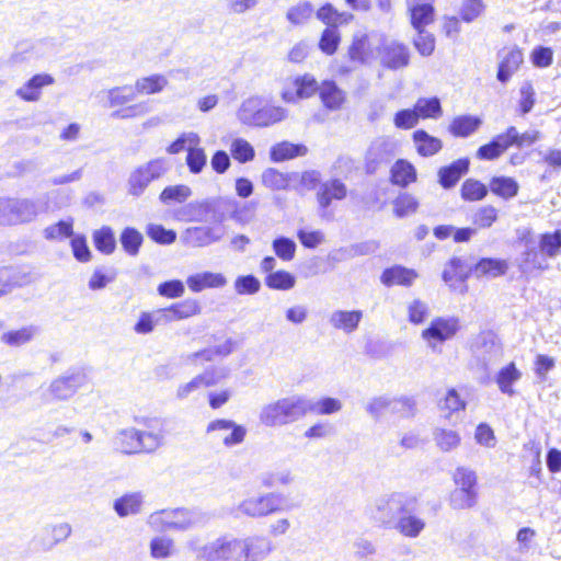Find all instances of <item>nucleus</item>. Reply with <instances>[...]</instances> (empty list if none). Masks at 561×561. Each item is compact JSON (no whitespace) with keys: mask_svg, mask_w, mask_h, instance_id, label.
<instances>
[{"mask_svg":"<svg viewBox=\"0 0 561 561\" xmlns=\"http://www.w3.org/2000/svg\"><path fill=\"white\" fill-rule=\"evenodd\" d=\"M231 156L240 163H247L254 159L255 151L253 146L243 138H236L230 145Z\"/></svg>","mask_w":561,"mask_h":561,"instance_id":"nucleus-50","label":"nucleus"},{"mask_svg":"<svg viewBox=\"0 0 561 561\" xmlns=\"http://www.w3.org/2000/svg\"><path fill=\"white\" fill-rule=\"evenodd\" d=\"M453 479L456 488L450 493L449 504L454 510H467L478 502V478L476 471L467 467L456 468Z\"/></svg>","mask_w":561,"mask_h":561,"instance_id":"nucleus-7","label":"nucleus"},{"mask_svg":"<svg viewBox=\"0 0 561 561\" xmlns=\"http://www.w3.org/2000/svg\"><path fill=\"white\" fill-rule=\"evenodd\" d=\"M206 434L220 439L226 447H233L244 440L247 428L234 421L218 419L208 423Z\"/></svg>","mask_w":561,"mask_h":561,"instance_id":"nucleus-11","label":"nucleus"},{"mask_svg":"<svg viewBox=\"0 0 561 561\" xmlns=\"http://www.w3.org/2000/svg\"><path fill=\"white\" fill-rule=\"evenodd\" d=\"M416 35L413 38V45L420 55L424 57L431 56L435 50V37L426 30L415 31Z\"/></svg>","mask_w":561,"mask_h":561,"instance_id":"nucleus-60","label":"nucleus"},{"mask_svg":"<svg viewBox=\"0 0 561 561\" xmlns=\"http://www.w3.org/2000/svg\"><path fill=\"white\" fill-rule=\"evenodd\" d=\"M111 106L124 105L136 98L135 88L131 85L116 87L107 92Z\"/></svg>","mask_w":561,"mask_h":561,"instance_id":"nucleus-61","label":"nucleus"},{"mask_svg":"<svg viewBox=\"0 0 561 561\" xmlns=\"http://www.w3.org/2000/svg\"><path fill=\"white\" fill-rule=\"evenodd\" d=\"M263 98L250 96L245 99L237 111L238 121L247 126L257 127Z\"/></svg>","mask_w":561,"mask_h":561,"instance_id":"nucleus-24","label":"nucleus"},{"mask_svg":"<svg viewBox=\"0 0 561 561\" xmlns=\"http://www.w3.org/2000/svg\"><path fill=\"white\" fill-rule=\"evenodd\" d=\"M186 284L192 291L199 293L206 288H221L227 279L221 273L203 272L188 276Z\"/></svg>","mask_w":561,"mask_h":561,"instance_id":"nucleus-22","label":"nucleus"},{"mask_svg":"<svg viewBox=\"0 0 561 561\" xmlns=\"http://www.w3.org/2000/svg\"><path fill=\"white\" fill-rule=\"evenodd\" d=\"M93 241L95 248L104 253L112 254L116 249V240L112 228L102 227L93 233Z\"/></svg>","mask_w":561,"mask_h":561,"instance_id":"nucleus-49","label":"nucleus"},{"mask_svg":"<svg viewBox=\"0 0 561 561\" xmlns=\"http://www.w3.org/2000/svg\"><path fill=\"white\" fill-rule=\"evenodd\" d=\"M347 188L343 182L337 179L321 183L317 192V201L321 209V216L325 217V211L333 199L342 201L346 197Z\"/></svg>","mask_w":561,"mask_h":561,"instance_id":"nucleus-17","label":"nucleus"},{"mask_svg":"<svg viewBox=\"0 0 561 561\" xmlns=\"http://www.w3.org/2000/svg\"><path fill=\"white\" fill-rule=\"evenodd\" d=\"M417 499L403 492H393L376 499L366 508L370 520L378 526L394 529L404 537L416 538L425 522L416 515Z\"/></svg>","mask_w":561,"mask_h":561,"instance_id":"nucleus-2","label":"nucleus"},{"mask_svg":"<svg viewBox=\"0 0 561 561\" xmlns=\"http://www.w3.org/2000/svg\"><path fill=\"white\" fill-rule=\"evenodd\" d=\"M304 417L301 396L294 394L263 405L260 422L268 427L284 426Z\"/></svg>","mask_w":561,"mask_h":561,"instance_id":"nucleus-5","label":"nucleus"},{"mask_svg":"<svg viewBox=\"0 0 561 561\" xmlns=\"http://www.w3.org/2000/svg\"><path fill=\"white\" fill-rule=\"evenodd\" d=\"M341 42L340 32L335 27H327L319 41V48L327 55H333Z\"/></svg>","mask_w":561,"mask_h":561,"instance_id":"nucleus-63","label":"nucleus"},{"mask_svg":"<svg viewBox=\"0 0 561 561\" xmlns=\"http://www.w3.org/2000/svg\"><path fill=\"white\" fill-rule=\"evenodd\" d=\"M488 194V187L478 180L468 179L461 186V197L465 201H481Z\"/></svg>","mask_w":561,"mask_h":561,"instance_id":"nucleus-55","label":"nucleus"},{"mask_svg":"<svg viewBox=\"0 0 561 561\" xmlns=\"http://www.w3.org/2000/svg\"><path fill=\"white\" fill-rule=\"evenodd\" d=\"M117 272L114 267H99L95 268L89 279V288L91 290H100L107 286V284L116 279Z\"/></svg>","mask_w":561,"mask_h":561,"instance_id":"nucleus-52","label":"nucleus"},{"mask_svg":"<svg viewBox=\"0 0 561 561\" xmlns=\"http://www.w3.org/2000/svg\"><path fill=\"white\" fill-rule=\"evenodd\" d=\"M146 232L151 240L160 244H171L176 240V232L165 229L162 225L149 224Z\"/></svg>","mask_w":561,"mask_h":561,"instance_id":"nucleus-62","label":"nucleus"},{"mask_svg":"<svg viewBox=\"0 0 561 561\" xmlns=\"http://www.w3.org/2000/svg\"><path fill=\"white\" fill-rule=\"evenodd\" d=\"M522 378V371L517 369L514 363H510L496 375L495 381L499 386V389L502 393L513 397L515 394V390L513 385L517 382Z\"/></svg>","mask_w":561,"mask_h":561,"instance_id":"nucleus-33","label":"nucleus"},{"mask_svg":"<svg viewBox=\"0 0 561 561\" xmlns=\"http://www.w3.org/2000/svg\"><path fill=\"white\" fill-rule=\"evenodd\" d=\"M459 319L456 317L443 318L438 317L432 320L428 328L422 332V337L434 348L435 343H443L450 340L459 331Z\"/></svg>","mask_w":561,"mask_h":561,"instance_id":"nucleus-13","label":"nucleus"},{"mask_svg":"<svg viewBox=\"0 0 561 561\" xmlns=\"http://www.w3.org/2000/svg\"><path fill=\"white\" fill-rule=\"evenodd\" d=\"M229 375L230 368L227 366H210L197 376L203 387L208 388L225 380Z\"/></svg>","mask_w":561,"mask_h":561,"instance_id":"nucleus-53","label":"nucleus"},{"mask_svg":"<svg viewBox=\"0 0 561 561\" xmlns=\"http://www.w3.org/2000/svg\"><path fill=\"white\" fill-rule=\"evenodd\" d=\"M417 199L409 193H401L393 201V211L399 218L414 214L417 210Z\"/></svg>","mask_w":561,"mask_h":561,"instance_id":"nucleus-51","label":"nucleus"},{"mask_svg":"<svg viewBox=\"0 0 561 561\" xmlns=\"http://www.w3.org/2000/svg\"><path fill=\"white\" fill-rule=\"evenodd\" d=\"M282 495L266 493L257 497H249L242 501L236 508V516L241 513L245 516L257 518L272 514L279 510Z\"/></svg>","mask_w":561,"mask_h":561,"instance_id":"nucleus-12","label":"nucleus"},{"mask_svg":"<svg viewBox=\"0 0 561 561\" xmlns=\"http://www.w3.org/2000/svg\"><path fill=\"white\" fill-rule=\"evenodd\" d=\"M144 242V236L134 227H126L119 236V243L129 256H137Z\"/></svg>","mask_w":561,"mask_h":561,"instance_id":"nucleus-41","label":"nucleus"},{"mask_svg":"<svg viewBox=\"0 0 561 561\" xmlns=\"http://www.w3.org/2000/svg\"><path fill=\"white\" fill-rule=\"evenodd\" d=\"M523 242L525 249L522 253L520 267L524 271L547 270L549 267V263L539 248L537 240L531 237H524Z\"/></svg>","mask_w":561,"mask_h":561,"instance_id":"nucleus-16","label":"nucleus"},{"mask_svg":"<svg viewBox=\"0 0 561 561\" xmlns=\"http://www.w3.org/2000/svg\"><path fill=\"white\" fill-rule=\"evenodd\" d=\"M482 121L472 115H460L453 119L448 130L455 137H468L476 133L481 126Z\"/></svg>","mask_w":561,"mask_h":561,"instance_id":"nucleus-34","label":"nucleus"},{"mask_svg":"<svg viewBox=\"0 0 561 561\" xmlns=\"http://www.w3.org/2000/svg\"><path fill=\"white\" fill-rule=\"evenodd\" d=\"M85 383L87 375L82 370L70 369L54 379L47 391L51 400L62 401L70 399Z\"/></svg>","mask_w":561,"mask_h":561,"instance_id":"nucleus-9","label":"nucleus"},{"mask_svg":"<svg viewBox=\"0 0 561 561\" xmlns=\"http://www.w3.org/2000/svg\"><path fill=\"white\" fill-rule=\"evenodd\" d=\"M144 503L145 495L142 492H129L114 500L113 510L121 518H124L140 514Z\"/></svg>","mask_w":561,"mask_h":561,"instance_id":"nucleus-20","label":"nucleus"},{"mask_svg":"<svg viewBox=\"0 0 561 561\" xmlns=\"http://www.w3.org/2000/svg\"><path fill=\"white\" fill-rule=\"evenodd\" d=\"M168 84L165 77L161 75H153L150 77L140 78L136 81L135 91L141 94H153L161 92Z\"/></svg>","mask_w":561,"mask_h":561,"instance_id":"nucleus-45","label":"nucleus"},{"mask_svg":"<svg viewBox=\"0 0 561 561\" xmlns=\"http://www.w3.org/2000/svg\"><path fill=\"white\" fill-rule=\"evenodd\" d=\"M287 110L280 106L271 105L263 99L257 127H267L286 119Z\"/></svg>","mask_w":561,"mask_h":561,"instance_id":"nucleus-43","label":"nucleus"},{"mask_svg":"<svg viewBox=\"0 0 561 561\" xmlns=\"http://www.w3.org/2000/svg\"><path fill=\"white\" fill-rule=\"evenodd\" d=\"M362 319L363 311L360 310H335L331 313L329 322L334 329L350 334L357 330Z\"/></svg>","mask_w":561,"mask_h":561,"instance_id":"nucleus-23","label":"nucleus"},{"mask_svg":"<svg viewBox=\"0 0 561 561\" xmlns=\"http://www.w3.org/2000/svg\"><path fill=\"white\" fill-rule=\"evenodd\" d=\"M415 401L412 398H392L389 413L402 419H411L415 415Z\"/></svg>","mask_w":561,"mask_h":561,"instance_id":"nucleus-58","label":"nucleus"},{"mask_svg":"<svg viewBox=\"0 0 561 561\" xmlns=\"http://www.w3.org/2000/svg\"><path fill=\"white\" fill-rule=\"evenodd\" d=\"M169 169L170 164L164 158H157L139 165L128 178V193L139 197L151 182L162 178Z\"/></svg>","mask_w":561,"mask_h":561,"instance_id":"nucleus-8","label":"nucleus"},{"mask_svg":"<svg viewBox=\"0 0 561 561\" xmlns=\"http://www.w3.org/2000/svg\"><path fill=\"white\" fill-rule=\"evenodd\" d=\"M378 55L380 65L390 70L405 68L410 64L411 53L409 47L398 41L383 38Z\"/></svg>","mask_w":561,"mask_h":561,"instance_id":"nucleus-10","label":"nucleus"},{"mask_svg":"<svg viewBox=\"0 0 561 561\" xmlns=\"http://www.w3.org/2000/svg\"><path fill=\"white\" fill-rule=\"evenodd\" d=\"M319 96L323 105L331 111L339 110L345 101V93L334 81H323L320 85Z\"/></svg>","mask_w":561,"mask_h":561,"instance_id":"nucleus-30","label":"nucleus"},{"mask_svg":"<svg viewBox=\"0 0 561 561\" xmlns=\"http://www.w3.org/2000/svg\"><path fill=\"white\" fill-rule=\"evenodd\" d=\"M428 0H407L410 23L415 31L425 27L435 21V9Z\"/></svg>","mask_w":561,"mask_h":561,"instance_id":"nucleus-15","label":"nucleus"},{"mask_svg":"<svg viewBox=\"0 0 561 561\" xmlns=\"http://www.w3.org/2000/svg\"><path fill=\"white\" fill-rule=\"evenodd\" d=\"M510 148L505 133L495 136L489 144L481 146L477 157L481 160H494Z\"/></svg>","mask_w":561,"mask_h":561,"instance_id":"nucleus-37","label":"nucleus"},{"mask_svg":"<svg viewBox=\"0 0 561 561\" xmlns=\"http://www.w3.org/2000/svg\"><path fill=\"white\" fill-rule=\"evenodd\" d=\"M523 62V53L519 48L514 47L503 57L497 69V80L506 83L512 75L518 69Z\"/></svg>","mask_w":561,"mask_h":561,"instance_id":"nucleus-31","label":"nucleus"},{"mask_svg":"<svg viewBox=\"0 0 561 561\" xmlns=\"http://www.w3.org/2000/svg\"><path fill=\"white\" fill-rule=\"evenodd\" d=\"M436 446L444 453L456 449L461 442V437L457 431L436 428L433 433Z\"/></svg>","mask_w":561,"mask_h":561,"instance_id":"nucleus-44","label":"nucleus"},{"mask_svg":"<svg viewBox=\"0 0 561 561\" xmlns=\"http://www.w3.org/2000/svg\"><path fill=\"white\" fill-rule=\"evenodd\" d=\"M224 237V230L219 227L199 226L187 228L185 240L193 247H206L215 243Z\"/></svg>","mask_w":561,"mask_h":561,"instance_id":"nucleus-18","label":"nucleus"},{"mask_svg":"<svg viewBox=\"0 0 561 561\" xmlns=\"http://www.w3.org/2000/svg\"><path fill=\"white\" fill-rule=\"evenodd\" d=\"M505 135L511 146L522 148L524 146H531L536 141L540 140L541 133L539 130H527L519 134L516 127L511 126L506 129Z\"/></svg>","mask_w":561,"mask_h":561,"instance_id":"nucleus-47","label":"nucleus"},{"mask_svg":"<svg viewBox=\"0 0 561 561\" xmlns=\"http://www.w3.org/2000/svg\"><path fill=\"white\" fill-rule=\"evenodd\" d=\"M185 162L191 173L199 174L207 163L205 150L199 145L190 148Z\"/></svg>","mask_w":561,"mask_h":561,"instance_id":"nucleus-56","label":"nucleus"},{"mask_svg":"<svg viewBox=\"0 0 561 561\" xmlns=\"http://www.w3.org/2000/svg\"><path fill=\"white\" fill-rule=\"evenodd\" d=\"M414 108L419 118H438L443 114L440 101L438 98H421L416 101Z\"/></svg>","mask_w":561,"mask_h":561,"instance_id":"nucleus-46","label":"nucleus"},{"mask_svg":"<svg viewBox=\"0 0 561 561\" xmlns=\"http://www.w3.org/2000/svg\"><path fill=\"white\" fill-rule=\"evenodd\" d=\"M416 277L417 273L414 270L394 265L382 272L380 280L388 287L392 285L411 286Z\"/></svg>","mask_w":561,"mask_h":561,"instance_id":"nucleus-25","label":"nucleus"},{"mask_svg":"<svg viewBox=\"0 0 561 561\" xmlns=\"http://www.w3.org/2000/svg\"><path fill=\"white\" fill-rule=\"evenodd\" d=\"M416 180V170L407 160H398L391 168V181L396 185L408 186Z\"/></svg>","mask_w":561,"mask_h":561,"instance_id":"nucleus-39","label":"nucleus"},{"mask_svg":"<svg viewBox=\"0 0 561 561\" xmlns=\"http://www.w3.org/2000/svg\"><path fill=\"white\" fill-rule=\"evenodd\" d=\"M243 209L245 207L240 208L234 198L219 197L187 204L181 210V218L196 222L221 224L229 214L232 219L241 221Z\"/></svg>","mask_w":561,"mask_h":561,"instance_id":"nucleus-3","label":"nucleus"},{"mask_svg":"<svg viewBox=\"0 0 561 561\" xmlns=\"http://www.w3.org/2000/svg\"><path fill=\"white\" fill-rule=\"evenodd\" d=\"M379 248V243L375 240H367L364 242L354 243L346 248H341L336 251L333 259L337 261L350 260L356 256L373 254Z\"/></svg>","mask_w":561,"mask_h":561,"instance_id":"nucleus-35","label":"nucleus"},{"mask_svg":"<svg viewBox=\"0 0 561 561\" xmlns=\"http://www.w3.org/2000/svg\"><path fill=\"white\" fill-rule=\"evenodd\" d=\"M185 547L196 561H262L272 551L271 540L263 536L224 535L208 543L194 536L186 540Z\"/></svg>","mask_w":561,"mask_h":561,"instance_id":"nucleus-1","label":"nucleus"},{"mask_svg":"<svg viewBox=\"0 0 561 561\" xmlns=\"http://www.w3.org/2000/svg\"><path fill=\"white\" fill-rule=\"evenodd\" d=\"M308 149L304 145H295L288 141L276 144L271 148L270 156L275 162L301 157L307 153Z\"/></svg>","mask_w":561,"mask_h":561,"instance_id":"nucleus-38","label":"nucleus"},{"mask_svg":"<svg viewBox=\"0 0 561 561\" xmlns=\"http://www.w3.org/2000/svg\"><path fill=\"white\" fill-rule=\"evenodd\" d=\"M490 190L495 195L504 199H510L517 195L519 185L513 178L494 176L490 181Z\"/></svg>","mask_w":561,"mask_h":561,"instance_id":"nucleus-42","label":"nucleus"},{"mask_svg":"<svg viewBox=\"0 0 561 561\" xmlns=\"http://www.w3.org/2000/svg\"><path fill=\"white\" fill-rule=\"evenodd\" d=\"M413 141L417 152L423 157L434 156L443 148L440 139L431 136L423 129H419L413 133Z\"/></svg>","mask_w":561,"mask_h":561,"instance_id":"nucleus-32","label":"nucleus"},{"mask_svg":"<svg viewBox=\"0 0 561 561\" xmlns=\"http://www.w3.org/2000/svg\"><path fill=\"white\" fill-rule=\"evenodd\" d=\"M470 161L468 158H461L454 162H451L449 165L442 167L438 170V183L444 187L445 190L453 188L458 181L468 173L469 171Z\"/></svg>","mask_w":561,"mask_h":561,"instance_id":"nucleus-19","label":"nucleus"},{"mask_svg":"<svg viewBox=\"0 0 561 561\" xmlns=\"http://www.w3.org/2000/svg\"><path fill=\"white\" fill-rule=\"evenodd\" d=\"M295 277L289 272L276 271L267 274L265 284L267 287L279 290H287L295 286Z\"/></svg>","mask_w":561,"mask_h":561,"instance_id":"nucleus-57","label":"nucleus"},{"mask_svg":"<svg viewBox=\"0 0 561 561\" xmlns=\"http://www.w3.org/2000/svg\"><path fill=\"white\" fill-rule=\"evenodd\" d=\"M195 145H201V137L193 131L181 134L170 146L167 148V152L170 154H176L184 149L186 151L193 148Z\"/></svg>","mask_w":561,"mask_h":561,"instance_id":"nucleus-59","label":"nucleus"},{"mask_svg":"<svg viewBox=\"0 0 561 561\" xmlns=\"http://www.w3.org/2000/svg\"><path fill=\"white\" fill-rule=\"evenodd\" d=\"M294 87L301 99H307L320 90L317 80L311 75H304L294 80Z\"/></svg>","mask_w":561,"mask_h":561,"instance_id":"nucleus-64","label":"nucleus"},{"mask_svg":"<svg viewBox=\"0 0 561 561\" xmlns=\"http://www.w3.org/2000/svg\"><path fill=\"white\" fill-rule=\"evenodd\" d=\"M317 18L328 27L337 28L339 25L347 24L353 19V14L339 12L331 3H325L317 11Z\"/></svg>","mask_w":561,"mask_h":561,"instance_id":"nucleus-36","label":"nucleus"},{"mask_svg":"<svg viewBox=\"0 0 561 561\" xmlns=\"http://www.w3.org/2000/svg\"><path fill=\"white\" fill-rule=\"evenodd\" d=\"M47 209L46 196L35 198L0 197V227L31 224Z\"/></svg>","mask_w":561,"mask_h":561,"instance_id":"nucleus-4","label":"nucleus"},{"mask_svg":"<svg viewBox=\"0 0 561 561\" xmlns=\"http://www.w3.org/2000/svg\"><path fill=\"white\" fill-rule=\"evenodd\" d=\"M301 404L304 416L308 413H313L317 415H330L340 412L342 409L341 401L331 397L313 400L306 396H301Z\"/></svg>","mask_w":561,"mask_h":561,"instance_id":"nucleus-21","label":"nucleus"},{"mask_svg":"<svg viewBox=\"0 0 561 561\" xmlns=\"http://www.w3.org/2000/svg\"><path fill=\"white\" fill-rule=\"evenodd\" d=\"M54 78L47 73L33 76L24 85L16 90V95L21 99L34 102L41 96V89L54 83Z\"/></svg>","mask_w":561,"mask_h":561,"instance_id":"nucleus-26","label":"nucleus"},{"mask_svg":"<svg viewBox=\"0 0 561 561\" xmlns=\"http://www.w3.org/2000/svg\"><path fill=\"white\" fill-rule=\"evenodd\" d=\"M192 195V190L184 184L167 186L159 196V199L164 205L172 203H184Z\"/></svg>","mask_w":561,"mask_h":561,"instance_id":"nucleus-48","label":"nucleus"},{"mask_svg":"<svg viewBox=\"0 0 561 561\" xmlns=\"http://www.w3.org/2000/svg\"><path fill=\"white\" fill-rule=\"evenodd\" d=\"M115 445L124 454L142 453L139 430L130 427L122 430L115 437Z\"/></svg>","mask_w":561,"mask_h":561,"instance_id":"nucleus-29","label":"nucleus"},{"mask_svg":"<svg viewBox=\"0 0 561 561\" xmlns=\"http://www.w3.org/2000/svg\"><path fill=\"white\" fill-rule=\"evenodd\" d=\"M507 263L504 260L484 257L472 265V273L476 277L495 278L504 275L507 271Z\"/></svg>","mask_w":561,"mask_h":561,"instance_id":"nucleus-28","label":"nucleus"},{"mask_svg":"<svg viewBox=\"0 0 561 561\" xmlns=\"http://www.w3.org/2000/svg\"><path fill=\"white\" fill-rule=\"evenodd\" d=\"M476 356L481 362L484 369L489 365L497 360L502 355L501 346L496 335L491 332H482L479 334L476 343Z\"/></svg>","mask_w":561,"mask_h":561,"instance_id":"nucleus-14","label":"nucleus"},{"mask_svg":"<svg viewBox=\"0 0 561 561\" xmlns=\"http://www.w3.org/2000/svg\"><path fill=\"white\" fill-rule=\"evenodd\" d=\"M313 13V7L310 2L304 1L288 9L286 18L293 25L306 23Z\"/></svg>","mask_w":561,"mask_h":561,"instance_id":"nucleus-54","label":"nucleus"},{"mask_svg":"<svg viewBox=\"0 0 561 561\" xmlns=\"http://www.w3.org/2000/svg\"><path fill=\"white\" fill-rule=\"evenodd\" d=\"M537 242L547 261L557 257L561 253V228L539 234Z\"/></svg>","mask_w":561,"mask_h":561,"instance_id":"nucleus-40","label":"nucleus"},{"mask_svg":"<svg viewBox=\"0 0 561 561\" xmlns=\"http://www.w3.org/2000/svg\"><path fill=\"white\" fill-rule=\"evenodd\" d=\"M199 516L187 508L161 510L148 516L147 525L154 531H185L197 525Z\"/></svg>","mask_w":561,"mask_h":561,"instance_id":"nucleus-6","label":"nucleus"},{"mask_svg":"<svg viewBox=\"0 0 561 561\" xmlns=\"http://www.w3.org/2000/svg\"><path fill=\"white\" fill-rule=\"evenodd\" d=\"M39 334V328L36 325H26L19 330L3 332L0 341L10 347H20L34 340Z\"/></svg>","mask_w":561,"mask_h":561,"instance_id":"nucleus-27","label":"nucleus"}]
</instances>
